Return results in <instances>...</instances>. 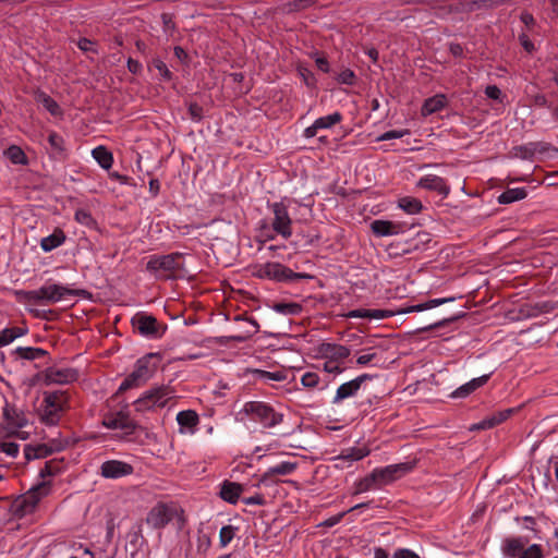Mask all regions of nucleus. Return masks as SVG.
Returning a JSON list of instances; mask_svg holds the SVG:
<instances>
[{"instance_id": "nucleus-24", "label": "nucleus", "mask_w": 558, "mask_h": 558, "mask_svg": "<svg viewBox=\"0 0 558 558\" xmlns=\"http://www.w3.org/2000/svg\"><path fill=\"white\" fill-rule=\"evenodd\" d=\"M371 229L377 236H391L401 233L402 226L389 220L377 219L371 223Z\"/></svg>"}, {"instance_id": "nucleus-53", "label": "nucleus", "mask_w": 558, "mask_h": 558, "mask_svg": "<svg viewBox=\"0 0 558 558\" xmlns=\"http://www.w3.org/2000/svg\"><path fill=\"white\" fill-rule=\"evenodd\" d=\"M15 340L12 328H4L0 331V347H5Z\"/></svg>"}, {"instance_id": "nucleus-18", "label": "nucleus", "mask_w": 558, "mask_h": 558, "mask_svg": "<svg viewBox=\"0 0 558 558\" xmlns=\"http://www.w3.org/2000/svg\"><path fill=\"white\" fill-rule=\"evenodd\" d=\"M417 187L437 192L442 198L450 194V186L446 180L436 174H425L416 183Z\"/></svg>"}, {"instance_id": "nucleus-62", "label": "nucleus", "mask_w": 558, "mask_h": 558, "mask_svg": "<svg viewBox=\"0 0 558 558\" xmlns=\"http://www.w3.org/2000/svg\"><path fill=\"white\" fill-rule=\"evenodd\" d=\"M128 69L131 73L137 74L142 71V64L133 59L128 60Z\"/></svg>"}, {"instance_id": "nucleus-52", "label": "nucleus", "mask_w": 558, "mask_h": 558, "mask_svg": "<svg viewBox=\"0 0 558 558\" xmlns=\"http://www.w3.org/2000/svg\"><path fill=\"white\" fill-rule=\"evenodd\" d=\"M0 450L9 457H16L19 454L20 446L12 441H3L0 444Z\"/></svg>"}, {"instance_id": "nucleus-50", "label": "nucleus", "mask_w": 558, "mask_h": 558, "mask_svg": "<svg viewBox=\"0 0 558 558\" xmlns=\"http://www.w3.org/2000/svg\"><path fill=\"white\" fill-rule=\"evenodd\" d=\"M153 66L158 71L161 78H163L165 81L171 80L172 74L163 61H161L160 59H155L153 61Z\"/></svg>"}, {"instance_id": "nucleus-56", "label": "nucleus", "mask_w": 558, "mask_h": 558, "mask_svg": "<svg viewBox=\"0 0 558 558\" xmlns=\"http://www.w3.org/2000/svg\"><path fill=\"white\" fill-rule=\"evenodd\" d=\"M311 4V0H296L288 4L287 11H299L307 8Z\"/></svg>"}, {"instance_id": "nucleus-57", "label": "nucleus", "mask_w": 558, "mask_h": 558, "mask_svg": "<svg viewBox=\"0 0 558 558\" xmlns=\"http://www.w3.org/2000/svg\"><path fill=\"white\" fill-rule=\"evenodd\" d=\"M485 95L494 100H499L501 90L496 85H489L485 88Z\"/></svg>"}, {"instance_id": "nucleus-4", "label": "nucleus", "mask_w": 558, "mask_h": 558, "mask_svg": "<svg viewBox=\"0 0 558 558\" xmlns=\"http://www.w3.org/2000/svg\"><path fill=\"white\" fill-rule=\"evenodd\" d=\"M183 268V254L153 255L149 257L146 269L157 278L169 279L177 276Z\"/></svg>"}, {"instance_id": "nucleus-58", "label": "nucleus", "mask_w": 558, "mask_h": 558, "mask_svg": "<svg viewBox=\"0 0 558 558\" xmlns=\"http://www.w3.org/2000/svg\"><path fill=\"white\" fill-rule=\"evenodd\" d=\"M338 81L350 85L354 81V73L351 70H344L338 75Z\"/></svg>"}, {"instance_id": "nucleus-30", "label": "nucleus", "mask_w": 558, "mask_h": 558, "mask_svg": "<svg viewBox=\"0 0 558 558\" xmlns=\"http://www.w3.org/2000/svg\"><path fill=\"white\" fill-rule=\"evenodd\" d=\"M454 300H456V298H453V296L432 299L426 302L418 303L416 305L408 306V307L401 310L399 313L408 314V313H413V312H423V311L432 310L434 307L440 306V305L449 303V302H453Z\"/></svg>"}, {"instance_id": "nucleus-47", "label": "nucleus", "mask_w": 558, "mask_h": 558, "mask_svg": "<svg viewBox=\"0 0 558 558\" xmlns=\"http://www.w3.org/2000/svg\"><path fill=\"white\" fill-rule=\"evenodd\" d=\"M301 384L304 388H316L319 384V376L317 373L306 372L301 377Z\"/></svg>"}, {"instance_id": "nucleus-46", "label": "nucleus", "mask_w": 558, "mask_h": 558, "mask_svg": "<svg viewBox=\"0 0 558 558\" xmlns=\"http://www.w3.org/2000/svg\"><path fill=\"white\" fill-rule=\"evenodd\" d=\"M535 151H536V145L534 143H530V144L513 148V155L515 157H520L523 159L531 158L535 154Z\"/></svg>"}, {"instance_id": "nucleus-42", "label": "nucleus", "mask_w": 558, "mask_h": 558, "mask_svg": "<svg viewBox=\"0 0 558 558\" xmlns=\"http://www.w3.org/2000/svg\"><path fill=\"white\" fill-rule=\"evenodd\" d=\"M16 353L21 359L24 360H36L41 357L45 354V351L39 348L32 347H19L16 349Z\"/></svg>"}, {"instance_id": "nucleus-59", "label": "nucleus", "mask_w": 558, "mask_h": 558, "mask_svg": "<svg viewBox=\"0 0 558 558\" xmlns=\"http://www.w3.org/2000/svg\"><path fill=\"white\" fill-rule=\"evenodd\" d=\"M395 558H420V556L411 549L400 548L396 550Z\"/></svg>"}, {"instance_id": "nucleus-29", "label": "nucleus", "mask_w": 558, "mask_h": 558, "mask_svg": "<svg viewBox=\"0 0 558 558\" xmlns=\"http://www.w3.org/2000/svg\"><path fill=\"white\" fill-rule=\"evenodd\" d=\"M298 463L291 461H282L276 465L268 468V470L263 474L259 480V483H265L266 480L274 475H288L294 472Z\"/></svg>"}, {"instance_id": "nucleus-54", "label": "nucleus", "mask_w": 558, "mask_h": 558, "mask_svg": "<svg viewBox=\"0 0 558 558\" xmlns=\"http://www.w3.org/2000/svg\"><path fill=\"white\" fill-rule=\"evenodd\" d=\"M59 464L52 461L46 462L45 466L40 470L41 477L53 475L58 472Z\"/></svg>"}, {"instance_id": "nucleus-16", "label": "nucleus", "mask_w": 558, "mask_h": 558, "mask_svg": "<svg viewBox=\"0 0 558 558\" xmlns=\"http://www.w3.org/2000/svg\"><path fill=\"white\" fill-rule=\"evenodd\" d=\"M342 121V114L338 111L317 118L312 125L303 131V137L313 138L319 131L329 130Z\"/></svg>"}, {"instance_id": "nucleus-27", "label": "nucleus", "mask_w": 558, "mask_h": 558, "mask_svg": "<svg viewBox=\"0 0 558 558\" xmlns=\"http://www.w3.org/2000/svg\"><path fill=\"white\" fill-rule=\"evenodd\" d=\"M253 378L263 384H269L270 381H284L288 377L287 371L276 369L272 372L254 368L251 369Z\"/></svg>"}, {"instance_id": "nucleus-49", "label": "nucleus", "mask_w": 558, "mask_h": 558, "mask_svg": "<svg viewBox=\"0 0 558 558\" xmlns=\"http://www.w3.org/2000/svg\"><path fill=\"white\" fill-rule=\"evenodd\" d=\"M410 132L408 130H391L383 133L377 137L378 142L383 141H390L396 138H402L403 136L408 135Z\"/></svg>"}, {"instance_id": "nucleus-32", "label": "nucleus", "mask_w": 558, "mask_h": 558, "mask_svg": "<svg viewBox=\"0 0 558 558\" xmlns=\"http://www.w3.org/2000/svg\"><path fill=\"white\" fill-rule=\"evenodd\" d=\"M348 318H368V319H383L392 316L391 312L384 310H352L345 314Z\"/></svg>"}, {"instance_id": "nucleus-1", "label": "nucleus", "mask_w": 558, "mask_h": 558, "mask_svg": "<svg viewBox=\"0 0 558 558\" xmlns=\"http://www.w3.org/2000/svg\"><path fill=\"white\" fill-rule=\"evenodd\" d=\"M177 397L175 389L170 385L153 386L133 402L134 410L138 413L154 412L166 408Z\"/></svg>"}, {"instance_id": "nucleus-55", "label": "nucleus", "mask_w": 558, "mask_h": 558, "mask_svg": "<svg viewBox=\"0 0 558 558\" xmlns=\"http://www.w3.org/2000/svg\"><path fill=\"white\" fill-rule=\"evenodd\" d=\"M247 506H263L265 505V498L260 494H255L254 496L243 498L242 500Z\"/></svg>"}, {"instance_id": "nucleus-2", "label": "nucleus", "mask_w": 558, "mask_h": 558, "mask_svg": "<svg viewBox=\"0 0 558 558\" xmlns=\"http://www.w3.org/2000/svg\"><path fill=\"white\" fill-rule=\"evenodd\" d=\"M170 522H174L179 530L186 523L184 510L174 504L158 502L146 517V523L153 529H162Z\"/></svg>"}, {"instance_id": "nucleus-15", "label": "nucleus", "mask_w": 558, "mask_h": 558, "mask_svg": "<svg viewBox=\"0 0 558 558\" xmlns=\"http://www.w3.org/2000/svg\"><path fill=\"white\" fill-rule=\"evenodd\" d=\"M412 469L409 463L390 464L385 468L374 469V475L378 481L379 486L387 485L403 474L408 473Z\"/></svg>"}, {"instance_id": "nucleus-21", "label": "nucleus", "mask_w": 558, "mask_h": 558, "mask_svg": "<svg viewBox=\"0 0 558 558\" xmlns=\"http://www.w3.org/2000/svg\"><path fill=\"white\" fill-rule=\"evenodd\" d=\"M179 433L183 435H194L199 423L198 415L193 410L180 411L177 414Z\"/></svg>"}, {"instance_id": "nucleus-63", "label": "nucleus", "mask_w": 558, "mask_h": 558, "mask_svg": "<svg viewBox=\"0 0 558 558\" xmlns=\"http://www.w3.org/2000/svg\"><path fill=\"white\" fill-rule=\"evenodd\" d=\"M316 64L318 66L319 70H322L323 72H328L329 71V64H328V61L324 58H317L316 59Z\"/></svg>"}, {"instance_id": "nucleus-38", "label": "nucleus", "mask_w": 558, "mask_h": 558, "mask_svg": "<svg viewBox=\"0 0 558 558\" xmlns=\"http://www.w3.org/2000/svg\"><path fill=\"white\" fill-rule=\"evenodd\" d=\"M272 310L281 315L296 316L302 312V306L299 303H275Z\"/></svg>"}, {"instance_id": "nucleus-14", "label": "nucleus", "mask_w": 558, "mask_h": 558, "mask_svg": "<svg viewBox=\"0 0 558 558\" xmlns=\"http://www.w3.org/2000/svg\"><path fill=\"white\" fill-rule=\"evenodd\" d=\"M134 468L124 461L107 460L100 465L99 474L104 478L118 480L131 475Z\"/></svg>"}, {"instance_id": "nucleus-20", "label": "nucleus", "mask_w": 558, "mask_h": 558, "mask_svg": "<svg viewBox=\"0 0 558 558\" xmlns=\"http://www.w3.org/2000/svg\"><path fill=\"white\" fill-rule=\"evenodd\" d=\"M3 416L10 429L23 428L28 424L26 413L14 405L7 404L3 408Z\"/></svg>"}, {"instance_id": "nucleus-48", "label": "nucleus", "mask_w": 558, "mask_h": 558, "mask_svg": "<svg viewBox=\"0 0 558 558\" xmlns=\"http://www.w3.org/2000/svg\"><path fill=\"white\" fill-rule=\"evenodd\" d=\"M323 368L325 372L333 375L341 374L344 371L343 364L329 359H325Z\"/></svg>"}, {"instance_id": "nucleus-43", "label": "nucleus", "mask_w": 558, "mask_h": 558, "mask_svg": "<svg viewBox=\"0 0 558 558\" xmlns=\"http://www.w3.org/2000/svg\"><path fill=\"white\" fill-rule=\"evenodd\" d=\"M378 356L371 349L362 350L356 357V364L360 366L377 365Z\"/></svg>"}, {"instance_id": "nucleus-10", "label": "nucleus", "mask_w": 558, "mask_h": 558, "mask_svg": "<svg viewBox=\"0 0 558 558\" xmlns=\"http://www.w3.org/2000/svg\"><path fill=\"white\" fill-rule=\"evenodd\" d=\"M132 325L141 336L150 339L160 338L165 332V328L157 322V319L147 314H136L132 318Z\"/></svg>"}, {"instance_id": "nucleus-5", "label": "nucleus", "mask_w": 558, "mask_h": 558, "mask_svg": "<svg viewBox=\"0 0 558 558\" xmlns=\"http://www.w3.org/2000/svg\"><path fill=\"white\" fill-rule=\"evenodd\" d=\"M239 415L244 420L245 417L260 423L264 427H274L281 423L282 414L276 412L270 405L262 401L245 402L240 410Z\"/></svg>"}, {"instance_id": "nucleus-31", "label": "nucleus", "mask_w": 558, "mask_h": 558, "mask_svg": "<svg viewBox=\"0 0 558 558\" xmlns=\"http://www.w3.org/2000/svg\"><path fill=\"white\" fill-rule=\"evenodd\" d=\"M527 541L523 537L507 538L504 542L502 550L507 557L514 558L520 556L525 549Z\"/></svg>"}, {"instance_id": "nucleus-35", "label": "nucleus", "mask_w": 558, "mask_h": 558, "mask_svg": "<svg viewBox=\"0 0 558 558\" xmlns=\"http://www.w3.org/2000/svg\"><path fill=\"white\" fill-rule=\"evenodd\" d=\"M398 207L409 215H416L422 211L423 204L415 197L403 196L398 199Z\"/></svg>"}, {"instance_id": "nucleus-3", "label": "nucleus", "mask_w": 558, "mask_h": 558, "mask_svg": "<svg viewBox=\"0 0 558 558\" xmlns=\"http://www.w3.org/2000/svg\"><path fill=\"white\" fill-rule=\"evenodd\" d=\"M159 361L160 356L157 353H148L138 359L132 373L120 384L119 390L125 391L147 383L155 375Z\"/></svg>"}, {"instance_id": "nucleus-11", "label": "nucleus", "mask_w": 558, "mask_h": 558, "mask_svg": "<svg viewBox=\"0 0 558 558\" xmlns=\"http://www.w3.org/2000/svg\"><path fill=\"white\" fill-rule=\"evenodd\" d=\"M102 425L108 429L119 430L118 436L120 438L132 435L136 428L135 423L124 412L107 415L102 421Z\"/></svg>"}, {"instance_id": "nucleus-45", "label": "nucleus", "mask_w": 558, "mask_h": 558, "mask_svg": "<svg viewBox=\"0 0 558 558\" xmlns=\"http://www.w3.org/2000/svg\"><path fill=\"white\" fill-rule=\"evenodd\" d=\"M75 220L86 227L93 228L96 226V221L92 214L85 209H77L74 216Z\"/></svg>"}, {"instance_id": "nucleus-6", "label": "nucleus", "mask_w": 558, "mask_h": 558, "mask_svg": "<svg viewBox=\"0 0 558 558\" xmlns=\"http://www.w3.org/2000/svg\"><path fill=\"white\" fill-rule=\"evenodd\" d=\"M68 399L62 391L49 392L45 395L41 409V421L46 425H57L62 412L65 410Z\"/></svg>"}, {"instance_id": "nucleus-26", "label": "nucleus", "mask_w": 558, "mask_h": 558, "mask_svg": "<svg viewBox=\"0 0 558 558\" xmlns=\"http://www.w3.org/2000/svg\"><path fill=\"white\" fill-rule=\"evenodd\" d=\"M243 490H244V488L241 484L235 483V482L225 481L221 484L219 495L222 500H225L231 505H235L239 501L240 496L243 493Z\"/></svg>"}, {"instance_id": "nucleus-36", "label": "nucleus", "mask_w": 558, "mask_h": 558, "mask_svg": "<svg viewBox=\"0 0 558 558\" xmlns=\"http://www.w3.org/2000/svg\"><path fill=\"white\" fill-rule=\"evenodd\" d=\"M526 195L525 187L508 189L498 196V202L500 204H510L525 198Z\"/></svg>"}, {"instance_id": "nucleus-13", "label": "nucleus", "mask_w": 558, "mask_h": 558, "mask_svg": "<svg viewBox=\"0 0 558 558\" xmlns=\"http://www.w3.org/2000/svg\"><path fill=\"white\" fill-rule=\"evenodd\" d=\"M372 378H373V376H371L368 374H362L347 383H343L342 385H340L337 388L336 395L332 398V403L339 404L340 402H342L345 399L355 397L357 395V392L360 391L362 385L366 380L372 379Z\"/></svg>"}, {"instance_id": "nucleus-23", "label": "nucleus", "mask_w": 558, "mask_h": 558, "mask_svg": "<svg viewBox=\"0 0 558 558\" xmlns=\"http://www.w3.org/2000/svg\"><path fill=\"white\" fill-rule=\"evenodd\" d=\"M319 351L324 359H329L341 364L344 363L351 353L349 348L336 343H323Z\"/></svg>"}, {"instance_id": "nucleus-8", "label": "nucleus", "mask_w": 558, "mask_h": 558, "mask_svg": "<svg viewBox=\"0 0 558 558\" xmlns=\"http://www.w3.org/2000/svg\"><path fill=\"white\" fill-rule=\"evenodd\" d=\"M75 294L74 290L59 283H47L37 290L29 292V298L34 301H46L57 303L66 300Z\"/></svg>"}, {"instance_id": "nucleus-44", "label": "nucleus", "mask_w": 558, "mask_h": 558, "mask_svg": "<svg viewBox=\"0 0 558 558\" xmlns=\"http://www.w3.org/2000/svg\"><path fill=\"white\" fill-rule=\"evenodd\" d=\"M5 155L14 165H25L27 161L24 151L14 145L7 149Z\"/></svg>"}, {"instance_id": "nucleus-60", "label": "nucleus", "mask_w": 558, "mask_h": 558, "mask_svg": "<svg viewBox=\"0 0 558 558\" xmlns=\"http://www.w3.org/2000/svg\"><path fill=\"white\" fill-rule=\"evenodd\" d=\"M77 46L81 50L85 52L95 51V44L87 38H81L77 43Z\"/></svg>"}, {"instance_id": "nucleus-61", "label": "nucleus", "mask_w": 558, "mask_h": 558, "mask_svg": "<svg viewBox=\"0 0 558 558\" xmlns=\"http://www.w3.org/2000/svg\"><path fill=\"white\" fill-rule=\"evenodd\" d=\"M48 141H49L50 145H51L53 148H56V149H58V150H60V149H61L62 138H61V136H60V135H58V134H57V133H54V132H51V133L49 134V136H48Z\"/></svg>"}, {"instance_id": "nucleus-64", "label": "nucleus", "mask_w": 558, "mask_h": 558, "mask_svg": "<svg viewBox=\"0 0 558 558\" xmlns=\"http://www.w3.org/2000/svg\"><path fill=\"white\" fill-rule=\"evenodd\" d=\"M159 187H160V185H159L158 180H156V179H151V180L149 181V192H150L154 196H156V195L158 194V192H159Z\"/></svg>"}, {"instance_id": "nucleus-7", "label": "nucleus", "mask_w": 558, "mask_h": 558, "mask_svg": "<svg viewBox=\"0 0 558 558\" xmlns=\"http://www.w3.org/2000/svg\"><path fill=\"white\" fill-rule=\"evenodd\" d=\"M256 274L259 278H266L276 281H293L306 276L293 272L290 268L277 262H268L257 267Z\"/></svg>"}, {"instance_id": "nucleus-12", "label": "nucleus", "mask_w": 558, "mask_h": 558, "mask_svg": "<svg viewBox=\"0 0 558 558\" xmlns=\"http://www.w3.org/2000/svg\"><path fill=\"white\" fill-rule=\"evenodd\" d=\"M49 485L46 482L38 484L31 488L22 498L17 501L19 509L24 513H31L34 511L38 502L49 494Z\"/></svg>"}, {"instance_id": "nucleus-17", "label": "nucleus", "mask_w": 558, "mask_h": 558, "mask_svg": "<svg viewBox=\"0 0 558 558\" xmlns=\"http://www.w3.org/2000/svg\"><path fill=\"white\" fill-rule=\"evenodd\" d=\"M77 378V372L69 367H50L45 373V383L48 385H66Z\"/></svg>"}, {"instance_id": "nucleus-33", "label": "nucleus", "mask_w": 558, "mask_h": 558, "mask_svg": "<svg viewBox=\"0 0 558 558\" xmlns=\"http://www.w3.org/2000/svg\"><path fill=\"white\" fill-rule=\"evenodd\" d=\"M65 241V234L62 230L57 229L48 236L40 241V247L44 252H51L52 250L61 246Z\"/></svg>"}, {"instance_id": "nucleus-19", "label": "nucleus", "mask_w": 558, "mask_h": 558, "mask_svg": "<svg viewBox=\"0 0 558 558\" xmlns=\"http://www.w3.org/2000/svg\"><path fill=\"white\" fill-rule=\"evenodd\" d=\"M367 447H352L344 450L341 454L335 458L336 466L338 469H345L354 461H359L369 454Z\"/></svg>"}, {"instance_id": "nucleus-25", "label": "nucleus", "mask_w": 558, "mask_h": 558, "mask_svg": "<svg viewBox=\"0 0 558 558\" xmlns=\"http://www.w3.org/2000/svg\"><path fill=\"white\" fill-rule=\"evenodd\" d=\"M489 378V375H483L471 379L470 381L461 385L454 391L451 392L450 397L454 399L466 398L469 395L474 392L476 389L484 386Z\"/></svg>"}, {"instance_id": "nucleus-9", "label": "nucleus", "mask_w": 558, "mask_h": 558, "mask_svg": "<svg viewBox=\"0 0 558 558\" xmlns=\"http://www.w3.org/2000/svg\"><path fill=\"white\" fill-rule=\"evenodd\" d=\"M270 208L274 214L271 221L272 230L283 239H289L292 235V219L290 218L288 206L283 202H277Z\"/></svg>"}, {"instance_id": "nucleus-41", "label": "nucleus", "mask_w": 558, "mask_h": 558, "mask_svg": "<svg viewBox=\"0 0 558 558\" xmlns=\"http://www.w3.org/2000/svg\"><path fill=\"white\" fill-rule=\"evenodd\" d=\"M238 527L233 525H223L219 532V545L221 548L227 547L236 535Z\"/></svg>"}, {"instance_id": "nucleus-51", "label": "nucleus", "mask_w": 558, "mask_h": 558, "mask_svg": "<svg viewBox=\"0 0 558 558\" xmlns=\"http://www.w3.org/2000/svg\"><path fill=\"white\" fill-rule=\"evenodd\" d=\"M542 548L537 544H533L525 548L522 554L519 556V558H542Z\"/></svg>"}, {"instance_id": "nucleus-39", "label": "nucleus", "mask_w": 558, "mask_h": 558, "mask_svg": "<svg viewBox=\"0 0 558 558\" xmlns=\"http://www.w3.org/2000/svg\"><path fill=\"white\" fill-rule=\"evenodd\" d=\"M378 487H380V486L378 485V481H377L376 476L374 475V471H372V473L369 475L360 480L355 484V494H362V493H365V492H368V490H372V489H375Z\"/></svg>"}, {"instance_id": "nucleus-37", "label": "nucleus", "mask_w": 558, "mask_h": 558, "mask_svg": "<svg viewBox=\"0 0 558 558\" xmlns=\"http://www.w3.org/2000/svg\"><path fill=\"white\" fill-rule=\"evenodd\" d=\"M37 102H39L51 116L60 117L62 114V110L60 106L54 101L50 96L45 93H39L36 97Z\"/></svg>"}, {"instance_id": "nucleus-22", "label": "nucleus", "mask_w": 558, "mask_h": 558, "mask_svg": "<svg viewBox=\"0 0 558 558\" xmlns=\"http://www.w3.org/2000/svg\"><path fill=\"white\" fill-rule=\"evenodd\" d=\"M513 413V409H506L498 411L496 413L490 414L489 416L485 417L478 423H475L470 426V430H481V429H489L493 428L500 423L505 422L510 417V415Z\"/></svg>"}, {"instance_id": "nucleus-40", "label": "nucleus", "mask_w": 558, "mask_h": 558, "mask_svg": "<svg viewBox=\"0 0 558 558\" xmlns=\"http://www.w3.org/2000/svg\"><path fill=\"white\" fill-rule=\"evenodd\" d=\"M50 453V450L46 445L26 446L24 454L27 460H35L45 458Z\"/></svg>"}, {"instance_id": "nucleus-28", "label": "nucleus", "mask_w": 558, "mask_h": 558, "mask_svg": "<svg viewBox=\"0 0 558 558\" xmlns=\"http://www.w3.org/2000/svg\"><path fill=\"white\" fill-rule=\"evenodd\" d=\"M447 105V98L442 94L435 95L433 97L427 98L421 109V113L424 117L430 116L433 113L439 112Z\"/></svg>"}, {"instance_id": "nucleus-34", "label": "nucleus", "mask_w": 558, "mask_h": 558, "mask_svg": "<svg viewBox=\"0 0 558 558\" xmlns=\"http://www.w3.org/2000/svg\"><path fill=\"white\" fill-rule=\"evenodd\" d=\"M92 156L102 169L108 170L112 167L113 156L105 146L95 147Z\"/></svg>"}]
</instances>
